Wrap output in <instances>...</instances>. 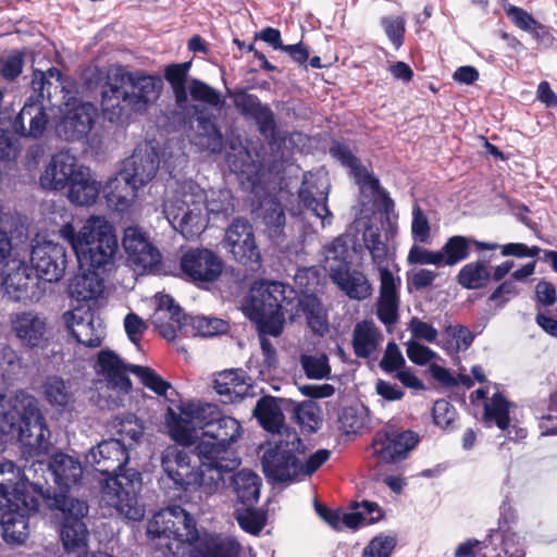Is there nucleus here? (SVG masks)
<instances>
[{
    "instance_id": "1",
    "label": "nucleus",
    "mask_w": 557,
    "mask_h": 557,
    "mask_svg": "<svg viewBox=\"0 0 557 557\" xmlns=\"http://www.w3.org/2000/svg\"><path fill=\"white\" fill-rule=\"evenodd\" d=\"M39 499L52 511L60 525V539L66 552L87 546L89 540V505L87 500L71 495L70 492H57L39 482H22L10 494L4 484H0V525L7 543L22 544L28 536L32 515L39 509Z\"/></svg>"
},
{
    "instance_id": "2",
    "label": "nucleus",
    "mask_w": 557,
    "mask_h": 557,
    "mask_svg": "<svg viewBox=\"0 0 557 557\" xmlns=\"http://www.w3.org/2000/svg\"><path fill=\"white\" fill-rule=\"evenodd\" d=\"M165 425L178 444L191 445L199 437L195 449L208 460V470L214 471L211 481H224V473L240 465L234 446L243 435V426L235 418L224 416L216 405L188 403L180 412L168 408Z\"/></svg>"
},
{
    "instance_id": "3",
    "label": "nucleus",
    "mask_w": 557,
    "mask_h": 557,
    "mask_svg": "<svg viewBox=\"0 0 557 557\" xmlns=\"http://www.w3.org/2000/svg\"><path fill=\"white\" fill-rule=\"evenodd\" d=\"M85 461L106 476L102 492L108 504L128 520L140 521L145 516L138 504L143 480L139 471L126 467L128 445L122 440H103L88 450Z\"/></svg>"
},
{
    "instance_id": "4",
    "label": "nucleus",
    "mask_w": 557,
    "mask_h": 557,
    "mask_svg": "<svg viewBox=\"0 0 557 557\" xmlns=\"http://www.w3.org/2000/svg\"><path fill=\"white\" fill-rule=\"evenodd\" d=\"M147 531L153 539H164L165 547L177 555L183 544L193 547L195 557H239L240 545L230 536L205 534L196 528V521L181 506H170L156 512L148 523Z\"/></svg>"
},
{
    "instance_id": "5",
    "label": "nucleus",
    "mask_w": 557,
    "mask_h": 557,
    "mask_svg": "<svg viewBox=\"0 0 557 557\" xmlns=\"http://www.w3.org/2000/svg\"><path fill=\"white\" fill-rule=\"evenodd\" d=\"M163 82L158 75L119 66L101 84V107L110 122L131 113H144L160 96Z\"/></svg>"
},
{
    "instance_id": "6",
    "label": "nucleus",
    "mask_w": 557,
    "mask_h": 557,
    "mask_svg": "<svg viewBox=\"0 0 557 557\" xmlns=\"http://www.w3.org/2000/svg\"><path fill=\"white\" fill-rule=\"evenodd\" d=\"M0 435L15 437L29 457L48 450L51 432L35 396L25 391L8 400L0 396Z\"/></svg>"
},
{
    "instance_id": "7",
    "label": "nucleus",
    "mask_w": 557,
    "mask_h": 557,
    "mask_svg": "<svg viewBox=\"0 0 557 557\" xmlns=\"http://www.w3.org/2000/svg\"><path fill=\"white\" fill-rule=\"evenodd\" d=\"M188 446H168L161 454L159 485L170 499H182L201 487L211 491L220 483L210 480L215 473L208 470V460Z\"/></svg>"
},
{
    "instance_id": "8",
    "label": "nucleus",
    "mask_w": 557,
    "mask_h": 557,
    "mask_svg": "<svg viewBox=\"0 0 557 557\" xmlns=\"http://www.w3.org/2000/svg\"><path fill=\"white\" fill-rule=\"evenodd\" d=\"M296 290L280 281H259L251 286L243 302L244 314L256 324L258 333L277 337L282 334L285 314L293 311L289 306Z\"/></svg>"
},
{
    "instance_id": "9",
    "label": "nucleus",
    "mask_w": 557,
    "mask_h": 557,
    "mask_svg": "<svg viewBox=\"0 0 557 557\" xmlns=\"http://www.w3.org/2000/svg\"><path fill=\"white\" fill-rule=\"evenodd\" d=\"M260 462L264 476L272 484L294 482L299 476L298 455L306 453V446L295 430H285V434L274 437L260 446Z\"/></svg>"
},
{
    "instance_id": "10",
    "label": "nucleus",
    "mask_w": 557,
    "mask_h": 557,
    "mask_svg": "<svg viewBox=\"0 0 557 557\" xmlns=\"http://www.w3.org/2000/svg\"><path fill=\"white\" fill-rule=\"evenodd\" d=\"M205 209L206 190L195 181L187 180L180 184L174 200L165 205L164 213L174 230L185 238H191L205 230Z\"/></svg>"
},
{
    "instance_id": "11",
    "label": "nucleus",
    "mask_w": 557,
    "mask_h": 557,
    "mask_svg": "<svg viewBox=\"0 0 557 557\" xmlns=\"http://www.w3.org/2000/svg\"><path fill=\"white\" fill-rule=\"evenodd\" d=\"M84 244L76 256L81 267L96 271L111 263L119 248L114 227L104 218L91 216L83 226Z\"/></svg>"
},
{
    "instance_id": "12",
    "label": "nucleus",
    "mask_w": 557,
    "mask_h": 557,
    "mask_svg": "<svg viewBox=\"0 0 557 557\" xmlns=\"http://www.w3.org/2000/svg\"><path fill=\"white\" fill-rule=\"evenodd\" d=\"M224 261L211 249L189 248L180 258L178 276L201 289H208L222 275Z\"/></svg>"
},
{
    "instance_id": "13",
    "label": "nucleus",
    "mask_w": 557,
    "mask_h": 557,
    "mask_svg": "<svg viewBox=\"0 0 557 557\" xmlns=\"http://www.w3.org/2000/svg\"><path fill=\"white\" fill-rule=\"evenodd\" d=\"M122 246L128 262L139 273H156L160 269L161 253L138 226L124 230Z\"/></svg>"
},
{
    "instance_id": "14",
    "label": "nucleus",
    "mask_w": 557,
    "mask_h": 557,
    "mask_svg": "<svg viewBox=\"0 0 557 557\" xmlns=\"http://www.w3.org/2000/svg\"><path fill=\"white\" fill-rule=\"evenodd\" d=\"M226 92L240 114L246 119L255 120L259 133L269 143H275L277 139V125L271 108L268 104H263L258 96L249 94L243 88H227Z\"/></svg>"
},
{
    "instance_id": "15",
    "label": "nucleus",
    "mask_w": 557,
    "mask_h": 557,
    "mask_svg": "<svg viewBox=\"0 0 557 557\" xmlns=\"http://www.w3.org/2000/svg\"><path fill=\"white\" fill-rule=\"evenodd\" d=\"M62 320L71 336L81 345L96 348L102 344L104 326L101 318L89 306L65 311Z\"/></svg>"
},
{
    "instance_id": "16",
    "label": "nucleus",
    "mask_w": 557,
    "mask_h": 557,
    "mask_svg": "<svg viewBox=\"0 0 557 557\" xmlns=\"http://www.w3.org/2000/svg\"><path fill=\"white\" fill-rule=\"evenodd\" d=\"M99 116L97 107L91 102H79L69 107L55 125V134L66 141L85 139Z\"/></svg>"
},
{
    "instance_id": "17",
    "label": "nucleus",
    "mask_w": 557,
    "mask_h": 557,
    "mask_svg": "<svg viewBox=\"0 0 557 557\" xmlns=\"http://www.w3.org/2000/svg\"><path fill=\"white\" fill-rule=\"evenodd\" d=\"M30 262V268L44 284L59 282L66 269V249L63 245L45 240L33 247Z\"/></svg>"
},
{
    "instance_id": "18",
    "label": "nucleus",
    "mask_w": 557,
    "mask_h": 557,
    "mask_svg": "<svg viewBox=\"0 0 557 557\" xmlns=\"http://www.w3.org/2000/svg\"><path fill=\"white\" fill-rule=\"evenodd\" d=\"M420 443V436L412 430L386 429L377 433L372 442L374 455L384 462L394 463L408 457Z\"/></svg>"
},
{
    "instance_id": "19",
    "label": "nucleus",
    "mask_w": 557,
    "mask_h": 557,
    "mask_svg": "<svg viewBox=\"0 0 557 557\" xmlns=\"http://www.w3.org/2000/svg\"><path fill=\"white\" fill-rule=\"evenodd\" d=\"M330 183L324 175L307 172L304 174L298 189V198L306 209L321 219L322 226L331 225L333 214L329 209L327 200Z\"/></svg>"
},
{
    "instance_id": "20",
    "label": "nucleus",
    "mask_w": 557,
    "mask_h": 557,
    "mask_svg": "<svg viewBox=\"0 0 557 557\" xmlns=\"http://www.w3.org/2000/svg\"><path fill=\"white\" fill-rule=\"evenodd\" d=\"M2 285L11 300L24 304L39 301L45 292L44 283L34 269L25 263L11 270L4 276Z\"/></svg>"
},
{
    "instance_id": "21",
    "label": "nucleus",
    "mask_w": 557,
    "mask_h": 557,
    "mask_svg": "<svg viewBox=\"0 0 557 557\" xmlns=\"http://www.w3.org/2000/svg\"><path fill=\"white\" fill-rule=\"evenodd\" d=\"M400 286V277L394 276L391 270H382L375 314L386 327L395 325L399 320Z\"/></svg>"
},
{
    "instance_id": "22",
    "label": "nucleus",
    "mask_w": 557,
    "mask_h": 557,
    "mask_svg": "<svg viewBox=\"0 0 557 557\" xmlns=\"http://www.w3.org/2000/svg\"><path fill=\"white\" fill-rule=\"evenodd\" d=\"M159 164V156L154 149L136 148L123 162L119 173L122 174V178L129 180L135 186L141 188L154 178Z\"/></svg>"
},
{
    "instance_id": "23",
    "label": "nucleus",
    "mask_w": 557,
    "mask_h": 557,
    "mask_svg": "<svg viewBox=\"0 0 557 557\" xmlns=\"http://www.w3.org/2000/svg\"><path fill=\"white\" fill-rule=\"evenodd\" d=\"M47 472L55 484L57 492H70L83 479V467L77 458L65 453H54L47 463Z\"/></svg>"
},
{
    "instance_id": "24",
    "label": "nucleus",
    "mask_w": 557,
    "mask_h": 557,
    "mask_svg": "<svg viewBox=\"0 0 557 557\" xmlns=\"http://www.w3.org/2000/svg\"><path fill=\"white\" fill-rule=\"evenodd\" d=\"M129 366L111 349H102L98 352L96 370L102 375L108 387L120 393L127 394L132 389V382L127 375Z\"/></svg>"
},
{
    "instance_id": "25",
    "label": "nucleus",
    "mask_w": 557,
    "mask_h": 557,
    "mask_svg": "<svg viewBox=\"0 0 557 557\" xmlns=\"http://www.w3.org/2000/svg\"><path fill=\"white\" fill-rule=\"evenodd\" d=\"M195 114L197 127L191 144L200 151L220 153L223 150L224 139L215 115L206 108H195Z\"/></svg>"
},
{
    "instance_id": "26",
    "label": "nucleus",
    "mask_w": 557,
    "mask_h": 557,
    "mask_svg": "<svg viewBox=\"0 0 557 557\" xmlns=\"http://www.w3.org/2000/svg\"><path fill=\"white\" fill-rule=\"evenodd\" d=\"M76 165V158L69 151L54 153L39 177L40 186L46 190H64Z\"/></svg>"
},
{
    "instance_id": "27",
    "label": "nucleus",
    "mask_w": 557,
    "mask_h": 557,
    "mask_svg": "<svg viewBox=\"0 0 557 557\" xmlns=\"http://www.w3.org/2000/svg\"><path fill=\"white\" fill-rule=\"evenodd\" d=\"M46 103L25 102L12 122L14 132L23 137H41L49 123Z\"/></svg>"
},
{
    "instance_id": "28",
    "label": "nucleus",
    "mask_w": 557,
    "mask_h": 557,
    "mask_svg": "<svg viewBox=\"0 0 557 557\" xmlns=\"http://www.w3.org/2000/svg\"><path fill=\"white\" fill-rule=\"evenodd\" d=\"M65 189L72 203L90 206L96 202L101 191V184L92 177L88 168L76 165Z\"/></svg>"
},
{
    "instance_id": "29",
    "label": "nucleus",
    "mask_w": 557,
    "mask_h": 557,
    "mask_svg": "<svg viewBox=\"0 0 557 557\" xmlns=\"http://www.w3.org/2000/svg\"><path fill=\"white\" fill-rule=\"evenodd\" d=\"M292 307L294 310L289 311L290 317L304 315L312 332L322 335L327 331L329 324L326 313L320 299L315 295L305 294L301 297L296 295V298L289 308Z\"/></svg>"
},
{
    "instance_id": "30",
    "label": "nucleus",
    "mask_w": 557,
    "mask_h": 557,
    "mask_svg": "<svg viewBox=\"0 0 557 557\" xmlns=\"http://www.w3.org/2000/svg\"><path fill=\"white\" fill-rule=\"evenodd\" d=\"M473 245L478 251L496 250L498 244L480 242L472 237L454 235L449 237L441 249L443 264L453 267L470 256V246Z\"/></svg>"
},
{
    "instance_id": "31",
    "label": "nucleus",
    "mask_w": 557,
    "mask_h": 557,
    "mask_svg": "<svg viewBox=\"0 0 557 557\" xmlns=\"http://www.w3.org/2000/svg\"><path fill=\"white\" fill-rule=\"evenodd\" d=\"M261 478L252 470L243 469L231 476L230 488L235 497V507L256 505L260 498Z\"/></svg>"
},
{
    "instance_id": "32",
    "label": "nucleus",
    "mask_w": 557,
    "mask_h": 557,
    "mask_svg": "<svg viewBox=\"0 0 557 557\" xmlns=\"http://www.w3.org/2000/svg\"><path fill=\"white\" fill-rule=\"evenodd\" d=\"M12 327L16 336L29 347H39L46 339L47 324L35 312L18 313L12 321Z\"/></svg>"
},
{
    "instance_id": "33",
    "label": "nucleus",
    "mask_w": 557,
    "mask_h": 557,
    "mask_svg": "<svg viewBox=\"0 0 557 557\" xmlns=\"http://www.w3.org/2000/svg\"><path fill=\"white\" fill-rule=\"evenodd\" d=\"M331 280L349 299L360 301L372 295V285L361 271L350 268L343 271L337 270L335 274H332Z\"/></svg>"
},
{
    "instance_id": "34",
    "label": "nucleus",
    "mask_w": 557,
    "mask_h": 557,
    "mask_svg": "<svg viewBox=\"0 0 557 557\" xmlns=\"http://www.w3.org/2000/svg\"><path fill=\"white\" fill-rule=\"evenodd\" d=\"M284 399H277L272 396L261 397L253 409V416L257 418L260 425L272 432L274 437H280L285 434L287 428L284 426V416L280 403Z\"/></svg>"
},
{
    "instance_id": "35",
    "label": "nucleus",
    "mask_w": 557,
    "mask_h": 557,
    "mask_svg": "<svg viewBox=\"0 0 557 557\" xmlns=\"http://www.w3.org/2000/svg\"><path fill=\"white\" fill-rule=\"evenodd\" d=\"M138 190L129 180L122 178L120 173L110 178L102 188L108 206L120 212L126 211L133 205Z\"/></svg>"
},
{
    "instance_id": "36",
    "label": "nucleus",
    "mask_w": 557,
    "mask_h": 557,
    "mask_svg": "<svg viewBox=\"0 0 557 557\" xmlns=\"http://www.w3.org/2000/svg\"><path fill=\"white\" fill-rule=\"evenodd\" d=\"M45 400L61 411L70 409L74 404V389L70 380L59 375H48L41 385Z\"/></svg>"
},
{
    "instance_id": "37",
    "label": "nucleus",
    "mask_w": 557,
    "mask_h": 557,
    "mask_svg": "<svg viewBox=\"0 0 557 557\" xmlns=\"http://www.w3.org/2000/svg\"><path fill=\"white\" fill-rule=\"evenodd\" d=\"M103 288V277L90 268L87 272L74 275L67 286L70 296L77 301L95 300L102 294Z\"/></svg>"
},
{
    "instance_id": "38",
    "label": "nucleus",
    "mask_w": 557,
    "mask_h": 557,
    "mask_svg": "<svg viewBox=\"0 0 557 557\" xmlns=\"http://www.w3.org/2000/svg\"><path fill=\"white\" fill-rule=\"evenodd\" d=\"M362 242L363 245H355L354 249L358 252V247L360 249L366 248L370 256L372 263L379 270V273H382V270H389L387 268V253L388 246L385 240L382 239V228L377 224H367L362 232Z\"/></svg>"
},
{
    "instance_id": "39",
    "label": "nucleus",
    "mask_w": 557,
    "mask_h": 557,
    "mask_svg": "<svg viewBox=\"0 0 557 557\" xmlns=\"http://www.w3.org/2000/svg\"><path fill=\"white\" fill-rule=\"evenodd\" d=\"M250 387L243 370H224L213 381L215 392L232 403L246 396Z\"/></svg>"
},
{
    "instance_id": "40",
    "label": "nucleus",
    "mask_w": 557,
    "mask_h": 557,
    "mask_svg": "<svg viewBox=\"0 0 557 557\" xmlns=\"http://www.w3.org/2000/svg\"><path fill=\"white\" fill-rule=\"evenodd\" d=\"M109 426L114 431L115 440H122L131 451L144 435V424L134 413L113 418Z\"/></svg>"
},
{
    "instance_id": "41",
    "label": "nucleus",
    "mask_w": 557,
    "mask_h": 557,
    "mask_svg": "<svg viewBox=\"0 0 557 557\" xmlns=\"http://www.w3.org/2000/svg\"><path fill=\"white\" fill-rule=\"evenodd\" d=\"M350 512H344V524L349 529L373 524L383 519L384 512L375 502L362 500L351 506Z\"/></svg>"
},
{
    "instance_id": "42",
    "label": "nucleus",
    "mask_w": 557,
    "mask_h": 557,
    "mask_svg": "<svg viewBox=\"0 0 557 557\" xmlns=\"http://www.w3.org/2000/svg\"><path fill=\"white\" fill-rule=\"evenodd\" d=\"M227 250L246 271L257 273L262 269L263 260L255 236L246 237L245 240L227 248Z\"/></svg>"
},
{
    "instance_id": "43",
    "label": "nucleus",
    "mask_w": 557,
    "mask_h": 557,
    "mask_svg": "<svg viewBox=\"0 0 557 557\" xmlns=\"http://www.w3.org/2000/svg\"><path fill=\"white\" fill-rule=\"evenodd\" d=\"M351 255L347 240L343 236L336 237L324 248V270L329 272L330 277L336 271H343L350 268Z\"/></svg>"
},
{
    "instance_id": "44",
    "label": "nucleus",
    "mask_w": 557,
    "mask_h": 557,
    "mask_svg": "<svg viewBox=\"0 0 557 557\" xmlns=\"http://www.w3.org/2000/svg\"><path fill=\"white\" fill-rule=\"evenodd\" d=\"M376 329L370 321H362L355 325L352 332V347L359 358H369L376 349Z\"/></svg>"
},
{
    "instance_id": "45",
    "label": "nucleus",
    "mask_w": 557,
    "mask_h": 557,
    "mask_svg": "<svg viewBox=\"0 0 557 557\" xmlns=\"http://www.w3.org/2000/svg\"><path fill=\"white\" fill-rule=\"evenodd\" d=\"M510 403L506 397L496 392L492 395L490 401L484 405L483 420L487 425L494 423L498 429L506 430L510 424L509 418Z\"/></svg>"
},
{
    "instance_id": "46",
    "label": "nucleus",
    "mask_w": 557,
    "mask_h": 557,
    "mask_svg": "<svg viewBox=\"0 0 557 557\" xmlns=\"http://www.w3.org/2000/svg\"><path fill=\"white\" fill-rule=\"evenodd\" d=\"M234 518L245 532L257 535L265 525L268 516L267 511L256 508V505H244L235 507Z\"/></svg>"
},
{
    "instance_id": "47",
    "label": "nucleus",
    "mask_w": 557,
    "mask_h": 557,
    "mask_svg": "<svg viewBox=\"0 0 557 557\" xmlns=\"http://www.w3.org/2000/svg\"><path fill=\"white\" fill-rule=\"evenodd\" d=\"M488 280L491 273L481 261L465 264L457 275L458 284L466 289L481 288Z\"/></svg>"
},
{
    "instance_id": "48",
    "label": "nucleus",
    "mask_w": 557,
    "mask_h": 557,
    "mask_svg": "<svg viewBox=\"0 0 557 557\" xmlns=\"http://www.w3.org/2000/svg\"><path fill=\"white\" fill-rule=\"evenodd\" d=\"M338 429L345 434H357L367 426L366 408L357 406L344 407L337 418Z\"/></svg>"
},
{
    "instance_id": "49",
    "label": "nucleus",
    "mask_w": 557,
    "mask_h": 557,
    "mask_svg": "<svg viewBox=\"0 0 557 557\" xmlns=\"http://www.w3.org/2000/svg\"><path fill=\"white\" fill-rule=\"evenodd\" d=\"M188 327L191 329L194 336L211 337L222 334L227 329V323L218 318H207L203 315H190Z\"/></svg>"
},
{
    "instance_id": "50",
    "label": "nucleus",
    "mask_w": 557,
    "mask_h": 557,
    "mask_svg": "<svg viewBox=\"0 0 557 557\" xmlns=\"http://www.w3.org/2000/svg\"><path fill=\"white\" fill-rule=\"evenodd\" d=\"M129 372L136 375L145 387L157 395H165L168 389L171 388V384L149 367L139 364L129 366Z\"/></svg>"
},
{
    "instance_id": "51",
    "label": "nucleus",
    "mask_w": 557,
    "mask_h": 557,
    "mask_svg": "<svg viewBox=\"0 0 557 557\" xmlns=\"http://www.w3.org/2000/svg\"><path fill=\"white\" fill-rule=\"evenodd\" d=\"M21 356L9 345L0 347V375L4 381H12L22 373Z\"/></svg>"
},
{
    "instance_id": "52",
    "label": "nucleus",
    "mask_w": 557,
    "mask_h": 557,
    "mask_svg": "<svg viewBox=\"0 0 557 557\" xmlns=\"http://www.w3.org/2000/svg\"><path fill=\"white\" fill-rule=\"evenodd\" d=\"M301 368L308 379L322 380L330 375L331 367L325 354L319 356L302 355L300 357Z\"/></svg>"
},
{
    "instance_id": "53",
    "label": "nucleus",
    "mask_w": 557,
    "mask_h": 557,
    "mask_svg": "<svg viewBox=\"0 0 557 557\" xmlns=\"http://www.w3.org/2000/svg\"><path fill=\"white\" fill-rule=\"evenodd\" d=\"M188 90L195 101L205 102L212 107H219L223 103L220 92L198 78L190 81Z\"/></svg>"
},
{
    "instance_id": "54",
    "label": "nucleus",
    "mask_w": 557,
    "mask_h": 557,
    "mask_svg": "<svg viewBox=\"0 0 557 557\" xmlns=\"http://www.w3.org/2000/svg\"><path fill=\"white\" fill-rule=\"evenodd\" d=\"M32 92L25 102L50 104L52 82L46 81L41 70H34L32 77Z\"/></svg>"
},
{
    "instance_id": "55",
    "label": "nucleus",
    "mask_w": 557,
    "mask_h": 557,
    "mask_svg": "<svg viewBox=\"0 0 557 557\" xmlns=\"http://www.w3.org/2000/svg\"><path fill=\"white\" fill-rule=\"evenodd\" d=\"M381 25L395 50H398L403 46L405 39V18L403 16H384L381 18Z\"/></svg>"
},
{
    "instance_id": "56",
    "label": "nucleus",
    "mask_w": 557,
    "mask_h": 557,
    "mask_svg": "<svg viewBox=\"0 0 557 557\" xmlns=\"http://www.w3.org/2000/svg\"><path fill=\"white\" fill-rule=\"evenodd\" d=\"M253 227L245 218H236L232 221L225 232V247L230 248L242 243L246 237H253Z\"/></svg>"
},
{
    "instance_id": "57",
    "label": "nucleus",
    "mask_w": 557,
    "mask_h": 557,
    "mask_svg": "<svg viewBox=\"0 0 557 557\" xmlns=\"http://www.w3.org/2000/svg\"><path fill=\"white\" fill-rule=\"evenodd\" d=\"M432 417L437 426L450 431L454 429L457 411L448 400L438 399L433 405Z\"/></svg>"
},
{
    "instance_id": "58",
    "label": "nucleus",
    "mask_w": 557,
    "mask_h": 557,
    "mask_svg": "<svg viewBox=\"0 0 557 557\" xmlns=\"http://www.w3.org/2000/svg\"><path fill=\"white\" fill-rule=\"evenodd\" d=\"M24 64V53L17 49L12 50L5 59L0 61V75L7 82H13L22 74Z\"/></svg>"
},
{
    "instance_id": "59",
    "label": "nucleus",
    "mask_w": 557,
    "mask_h": 557,
    "mask_svg": "<svg viewBox=\"0 0 557 557\" xmlns=\"http://www.w3.org/2000/svg\"><path fill=\"white\" fill-rule=\"evenodd\" d=\"M264 224L271 238H278L285 227V213L278 202H272L264 212Z\"/></svg>"
},
{
    "instance_id": "60",
    "label": "nucleus",
    "mask_w": 557,
    "mask_h": 557,
    "mask_svg": "<svg viewBox=\"0 0 557 557\" xmlns=\"http://www.w3.org/2000/svg\"><path fill=\"white\" fill-rule=\"evenodd\" d=\"M500 541L502 552L506 557H525V546L523 540L510 529L500 531L498 536H494V541Z\"/></svg>"
},
{
    "instance_id": "61",
    "label": "nucleus",
    "mask_w": 557,
    "mask_h": 557,
    "mask_svg": "<svg viewBox=\"0 0 557 557\" xmlns=\"http://www.w3.org/2000/svg\"><path fill=\"white\" fill-rule=\"evenodd\" d=\"M396 546V537L377 535L364 547L362 557H391Z\"/></svg>"
},
{
    "instance_id": "62",
    "label": "nucleus",
    "mask_w": 557,
    "mask_h": 557,
    "mask_svg": "<svg viewBox=\"0 0 557 557\" xmlns=\"http://www.w3.org/2000/svg\"><path fill=\"white\" fill-rule=\"evenodd\" d=\"M405 358L395 342H388L379 367L386 373L399 371L405 366Z\"/></svg>"
},
{
    "instance_id": "63",
    "label": "nucleus",
    "mask_w": 557,
    "mask_h": 557,
    "mask_svg": "<svg viewBox=\"0 0 557 557\" xmlns=\"http://www.w3.org/2000/svg\"><path fill=\"white\" fill-rule=\"evenodd\" d=\"M411 234L413 239L419 243H426L430 238L429 220L417 203L412 208Z\"/></svg>"
},
{
    "instance_id": "64",
    "label": "nucleus",
    "mask_w": 557,
    "mask_h": 557,
    "mask_svg": "<svg viewBox=\"0 0 557 557\" xmlns=\"http://www.w3.org/2000/svg\"><path fill=\"white\" fill-rule=\"evenodd\" d=\"M506 15L510 18L513 25L527 33L534 27L537 22L530 13L522 8L516 7L510 3L503 5Z\"/></svg>"
}]
</instances>
